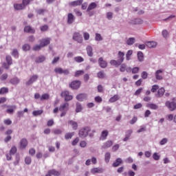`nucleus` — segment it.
I'll return each mask as SVG.
<instances>
[{"instance_id": "f257e3e1", "label": "nucleus", "mask_w": 176, "mask_h": 176, "mask_svg": "<svg viewBox=\"0 0 176 176\" xmlns=\"http://www.w3.org/2000/svg\"><path fill=\"white\" fill-rule=\"evenodd\" d=\"M89 133H90V128L85 126L80 129L78 135L80 138H86L89 135Z\"/></svg>"}, {"instance_id": "f03ea898", "label": "nucleus", "mask_w": 176, "mask_h": 176, "mask_svg": "<svg viewBox=\"0 0 176 176\" xmlns=\"http://www.w3.org/2000/svg\"><path fill=\"white\" fill-rule=\"evenodd\" d=\"M61 97H63L65 100V101H71L72 98H74V96L72 95L69 94V91H64L60 94Z\"/></svg>"}, {"instance_id": "7ed1b4c3", "label": "nucleus", "mask_w": 176, "mask_h": 176, "mask_svg": "<svg viewBox=\"0 0 176 176\" xmlns=\"http://www.w3.org/2000/svg\"><path fill=\"white\" fill-rule=\"evenodd\" d=\"M73 39L78 43H82L83 42V37L82 36V34L78 32H75L73 34Z\"/></svg>"}, {"instance_id": "20e7f679", "label": "nucleus", "mask_w": 176, "mask_h": 176, "mask_svg": "<svg viewBox=\"0 0 176 176\" xmlns=\"http://www.w3.org/2000/svg\"><path fill=\"white\" fill-rule=\"evenodd\" d=\"M38 75L34 74L32 76L30 79L25 82L26 86H31L32 83H34V82H36L38 80Z\"/></svg>"}, {"instance_id": "39448f33", "label": "nucleus", "mask_w": 176, "mask_h": 176, "mask_svg": "<svg viewBox=\"0 0 176 176\" xmlns=\"http://www.w3.org/2000/svg\"><path fill=\"white\" fill-rule=\"evenodd\" d=\"M165 105L167 107L169 111H175L176 109V103L175 102L166 101Z\"/></svg>"}, {"instance_id": "423d86ee", "label": "nucleus", "mask_w": 176, "mask_h": 176, "mask_svg": "<svg viewBox=\"0 0 176 176\" xmlns=\"http://www.w3.org/2000/svg\"><path fill=\"white\" fill-rule=\"evenodd\" d=\"M6 63H3V67L4 68H6V69H9L10 65H12V64H13L12 61V56H10V55H8L6 56Z\"/></svg>"}, {"instance_id": "0eeeda50", "label": "nucleus", "mask_w": 176, "mask_h": 176, "mask_svg": "<svg viewBox=\"0 0 176 176\" xmlns=\"http://www.w3.org/2000/svg\"><path fill=\"white\" fill-rule=\"evenodd\" d=\"M28 145V141L25 138H23L19 142V149H25Z\"/></svg>"}, {"instance_id": "6e6552de", "label": "nucleus", "mask_w": 176, "mask_h": 176, "mask_svg": "<svg viewBox=\"0 0 176 176\" xmlns=\"http://www.w3.org/2000/svg\"><path fill=\"white\" fill-rule=\"evenodd\" d=\"M39 43L41 45L42 47H45L50 43V38H42L39 40Z\"/></svg>"}, {"instance_id": "1a4fd4ad", "label": "nucleus", "mask_w": 176, "mask_h": 176, "mask_svg": "<svg viewBox=\"0 0 176 176\" xmlns=\"http://www.w3.org/2000/svg\"><path fill=\"white\" fill-rule=\"evenodd\" d=\"M98 65L100 68H107L108 63H107V60H104L102 57H100L98 58Z\"/></svg>"}, {"instance_id": "9d476101", "label": "nucleus", "mask_w": 176, "mask_h": 176, "mask_svg": "<svg viewBox=\"0 0 176 176\" xmlns=\"http://www.w3.org/2000/svg\"><path fill=\"white\" fill-rule=\"evenodd\" d=\"M69 87L73 89H79L80 87V82L79 80H74L71 82Z\"/></svg>"}, {"instance_id": "9b49d317", "label": "nucleus", "mask_w": 176, "mask_h": 176, "mask_svg": "<svg viewBox=\"0 0 176 176\" xmlns=\"http://www.w3.org/2000/svg\"><path fill=\"white\" fill-rule=\"evenodd\" d=\"M162 74H163V69H158L155 72V75L157 80H163V75H162Z\"/></svg>"}, {"instance_id": "f8f14e48", "label": "nucleus", "mask_w": 176, "mask_h": 176, "mask_svg": "<svg viewBox=\"0 0 176 176\" xmlns=\"http://www.w3.org/2000/svg\"><path fill=\"white\" fill-rule=\"evenodd\" d=\"M68 124H69V126H71V127L73 130H78V122H76V121H74L72 120H69Z\"/></svg>"}, {"instance_id": "ddd939ff", "label": "nucleus", "mask_w": 176, "mask_h": 176, "mask_svg": "<svg viewBox=\"0 0 176 176\" xmlns=\"http://www.w3.org/2000/svg\"><path fill=\"white\" fill-rule=\"evenodd\" d=\"M108 134H109V132L107 130H104L102 131L100 134V141H105L107 140V137H108Z\"/></svg>"}, {"instance_id": "4468645a", "label": "nucleus", "mask_w": 176, "mask_h": 176, "mask_svg": "<svg viewBox=\"0 0 176 176\" xmlns=\"http://www.w3.org/2000/svg\"><path fill=\"white\" fill-rule=\"evenodd\" d=\"M118 64H120V65L122 64V63H123V61H124V52H118Z\"/></svg>"}, {"instance_id": "2eb2a0df", "label": "nucleus", "mask_w": 176, "mask_h": 176, "mask_svg": "<svg viewBox=\"0 0 176 176\" xmlns=\"http://www.w3.org/2000/svg\"><path fill=\"white\" fill-rule=\"evenodd\" d=\"M112 145H113V142L112 140H108L102 144V149H107V148H111Z\"/></svg>"}, {"instance_id": "dca6fc26", "label": "nucleus", "mask_w": 176, "mask_h": 176, "mask_svg": "<svg viewBox=\"0 0 176 176\" xmlns=\"http://www.w3.org/2000/svg\"><path fill=\"white\" fill-rule=\"evenodd\" d=\"M75 21V16L72 13H69L67 14V24H72Z\"/></svg>"}, {"instance_id": "f3484780", "label": "nucleus", "mask_w": 176, "mask_h": 176, "mask_svg": "<svg viewBox=\"0 0 176 176\" xmlns=\"http://www.w3.org/2000/svg\"><path fill=\"white\" fill-rule=\"evenodd\" d=\"M45 60H46V56L43 55H40L36 58L35 63H36V64H40L41 63H43Z\"/></svg>"}, {"instance_id": "a211bd4d", "label": "nucleus", "mask_w": 176, "mask_h": 176, "mask_svg": "<svg viewBox=\"0 0 176 176\" xmlns=\"http://www.w3.org/2000/svg\"><path fill=\"white\" fill-rule=\"evenodd\" d=\"M91 173L92 174H101L102 173H104V169L102 168H94L91 170Z\"/></svg>"}, {"instance_id": "6ab92c4d", "label": "nucleus", "mask_w": 176, "mask_h": 176, "mask_svg": "<svg viewBox=\"0 0 176 176\" xmlns=\"http://www.w3.org/2000/svg\"><path fill=\"white\" fill-rule=\"evenodd\" d=\"M146 46H147V47H149L150 49H153V47L157 46V43L155 41H147L146 42Z\"/></svg>"}, {"instance_id": "aec40b11", "label": "nucleus", "mask_w": 176, "mask_h": 176, "mask_svg": "<svg viewBox=\"0 0 176 176\" xmlns=\"http://www.w3.org/2000/svg\"><path fill=\"white\" fill-rule=\"evenodd\" d=\"M10 83H11V85H13L14 86H16V85H19V83H20V79L17 77L12 78L10 80Z\"/></svg>"}, {"instance_id": "412c9836", "label": "nucleus", "mask_w": 176, "mask_h": 176, "mask_svg": "<svg viewBox=\"0 0 176 176\" xmlns=\"http://www.w3.org/2000/svg\"><path fill=\"white\" fill-rule=\"evenodd\" d=\"M68 107H69V104H68V102H65L60 106L59 111H68Z\"/></svg>"}, {"instance_id": "4be33fe9", "label": "nucleus", "mask_w": 176, "mask_h": 176, "mask_svg": "<svg viewBox=\"0 0 176 176\" xmlns=\"http://www.w3.org/2000/svg\"><path fill=\"white\" fill-rule=\"evenodd\" d=\"M86 98H87V94H80L76 96L78 101H83V100H86Z\"/></svg>"}, {"instance_id": "5701e85b", "label": "nucleus", "mask_w": 176, "mask_h": 176, "mask_svg": "<svg viewBox=\"0 0 176 176\" xmlns=\"http://www.w3.org/2000/svg\"><path fill=\"white\" fill-rule=\"evenodd\" d=\"M96 8H97V3L92 2L88 6L87 12H91V10H93V9H96Z\"/></svg>"}, {"instance_id": "b1692460", "label": "nucleus", "mask_w": 176, "mask_h": 176, "mask_svg": "<svg viewBox=\"0 0 176 176\" xmlns=\"http://www.w3.org/2000/svg\"><path fill=\"white\" fill-rule=\"evenodd\" d=\"M123 163L122 158H117L116 161L113 163V167H119Z\"/></svg>"}, {"instance_id": "393cba45", "label": "nucleus", "mask_w": 176, "mask_h": 176, "mask_svg": "<svg viewBox=\"0 0 176 176\" xmlns=\"http://www.w3.org/2000/svg\"><path fill=\"white\" fill-rule=\"evenodd\" d=\"M164 91H166V90L164 89V88L162 87L160 88L158 91L157 93L155 94V96L157 98H160V97H163L164 94Z\"/></svg>"}, {"instance_id": "a878e982", "label": "nucleus", "mask_w": 176, "mask_h": 176, "mask_svg": "<svg viewBox=\"0 0 176 176\" xmlns=\"http://www.w3.org/2000/svg\"><path fill=\"white\" fill-rule=\"evenodd\" d=\"M25 32H29L30 34H35V29L31 28V26L28 25L24 28Z\"/></svg>"}, {"instance_id": "bb28decb", "label": "nucleus", "mask_w": 176, "mask_h": 176, "mask_svg": "<svg viewBox=\"0 0 176 176\" xmlns=\"http://www.w3.org/2000/svg\"><path fill=\"white\" fill-rule=\"evenodd\" d=\"M137 57H138V61H140V63L144 62V53H142V52H141V51L138 52Z\"/></svg>"}, {"instance_id": "cd10ccee", "label": "nucleus", "mask_w": 176, "mask_h": 176, "mask_svg": "<svg viewBox=\"0 0 176 176\" xmlns=\"http://www.w3.org/2000/svg\"><path fill=\"white\" fill-rule=\"evenodd\" d=\"M24 5L23 3L19 4V3H15L14 4V8L15 10H23L24 9Z\"/></svg>"}, {"instance_id": "c85d7f7f", "label": "nucleus", "mask_w": 176, "mask_h": 176, "mask_svg": "<svg viewBox=\"0 0 176 176\" xmlns=\"http://www.w3.org/2000/svg\"><path fill=\"white\" fill-rule=\"evenodd\" d=\"M83 3V0H77L74 1H72L70 3V5L72 6H80V5H82Z\"/></svg>"}, {"instance_id": "c756f323", "label": "nucleus", "mask_w": 176, "mask_h": 176, "mask_svg": "<svg viewBox=\"0 0 176 176\" xmlns=\"http://www.w3.org/2000/svg\"><path fill=\"white\" fill-rule=\"evenodd\" d=\"M87 53L89 57H93V47L88 45L87 47Z\"/></svg>"}, {"instance_id": "7c9ffc66", "label": "nucleus", "mask_w": 176, "mask_h": 176, "mask_svg": "<svg viewBox=\"0 0 176 176\" xmlns=\"http://www.w3.org/2000/svg\"><path fill=\"white\" fill-rule=\"evenodd\" d=\"M7 108H8L6 110L7 113H13L14 112V109H16V105H12V106H7Z\"/></svg>"}, {"instance_id": "2f4dec72", "label": "nucleus", "mask_w": 176, "mask_h": 176, "mask_svg": "<svg viewBox=\"0 0 176 176\" xmlns=\"http://www.w3.org/2000/svg\"><path fill=\"white\" fill-rule=\"evenodd\" d=\"M118 100H120V96H119V95H114L109 99V102H116V101H118Z\"/></svg>"}, {"instance_id": "473e14b6", "label": "nucleus", "mask_w": 176, "mask_h": 176, "mask_svg": "<svg viewBox=\"0 0 176 176\" xmlns=\"http://www.w3.org/2000/svg\"><path fill=\"white\" fill-rule=\"evenodd\" d=\"M147 107L148 108H150V109H153V110L159 109V106H157V104L154 103H148L147 104Z\"/></svg>"}, {"instance_id": "72a5a7b5", "label": "nucleus", "mask_w": 176, "mask_h": 176, "mask_svg": "<svg viewBox=\"0 0 176 176\" xmlns=\"http://www.w3.org/2000/svg\"><path fill=\"white\" fill-rule=\"evenodd\" d=\"M134 43H135V38L134 37H131L126 41V44L129 46H131V45H134Z\"/></svg>"}, {"instance_id": "f704fd0d", "label": "nucleus", "mask_w": 176, "mask_h": 176, "mask_svg": "<svg viewBox=\"0 0 176 176\" xmlns=\"http://www.w3.org/2000/svg\"><path fill=\"white\" fill-rule=\"evenodd\" d=\"M82 110H83V107H82V104H80V103L79 102H77L76 107V112L77 113H79V112H82Z\"/></svg>"}, {"instance_id": "c9c22d12", "label": "nucleus", "mask_w": 176, "mask_h": 176, "mask_svg": "<svg viewBox=\"0 0 176 176\" xmlns=\"http://www.w3.org/2000/svg\"><path fill=\"white\" fill-rule=\"evenodd\" d=\"M48 174H50V175L59 176L60 172H58L54 169H52V170H48Z\"/></svg>"}, {"instance_id": "e433bc0d", "label": "nucleus", "mask_w": 176, "mask_h": 176, "mask_svg": "<svg viewBox=\"0 0 176 176\" xmlns=\"http://www.w3.org/2000/svg\"><path fill=\"white\" fill-rule=\"evenodd\" d=\"M74 135H75V132H69L65 135V138L66 140H71Z\"/></svg>"}, {"instance_id": "4c0bfd02", "label": "nucleus", "mask_w": 176, "mask_h": 176, "mask_svg": "<svg viewBox=\"0 0 176 176\" xmlns=\"http://www.w3.org/2000/svg\"><path fill=\"white\" fill-rule=\"evenodd\" d=\"M43 113V110H35L32 112L33 116H41Z\"/></svg>"}, {"instance_id": "58836bf2", "label": "nucleus", "mask_w": 176, "mask_h": 176, "mask_svg": "<svg viewBox=\"0 0 176 176\" xmlns=\"http://www.w3.org/2000/svg\"><path fill=\"white\" fill-rule=\"evenodd\" d=\"M11 54L14 57V58H19V51L17 49H13Z\"/></svg>"}, {"instance_id": "ea45409f", "label": "nucleus", "mask_w": 176, "mask_h": 176, "mask_svg": "<svg viewBox=\"0 0 176 176\" xmlns=\"http://www.w3.org/2000/svg\"><path fill=\"white\" fill-rule=\"evenodd\" d=\"M111 160V153L107 152L104 155V161L106 163H109V160Z\"/></svg>"}, {"instance_id": "a19ab883", "label": "nucleus", "mask_w": 176, "mask_h": 176, "mask_svg": "<svg viewBox=\"0 0 176 176\" xmlns=\"http://www.w3.org/2000/svg\"><path fill=\"white\" fill-rule=\"evenodd\" d=\"M74 61H76V63H83V61H85V59L82 57V56H76L74 57Z\"/></svg>"}, {"instance_id": "79ce46f5", "label": "nucleus", "mask_w": 176, "mask_h": 176, "mask_svg": "<svg viewBox=\"0 0 176 176\" xmlns=\"http://www.w3.org/2000/svg\"><path fill=\"white\" fill-rule=\"evenodd\" d=\"M106 17L107 20H111L112 19H113V12H107Z\"/></svg>"}, {"instance_id": "37998d69", "label": "nucleus", "mask_w": 176, "mask_h": 176, "mask_svg": "<svg viewBox=\"0 0 176 176\" xmlns=\"http://www.w3.org/2000/svg\"><path fill=\"white\" fill-rule=\"evenodd\" d=\"M83 74H85V71L83 70H78L76 72L75 74H74V76L75 78H78L82 75H83Z\"/></svg>"}, {"instance_id": "c03bdc74", "label": "nucleus", "mask_w": 176, "mask_h": 176, "mask_svg": "<svg viewBox=\"0 0 176 176\" xmlns=\"http://www.w3.org/2000/svg\"><path fill=\"white\" fill-rule=\"evenodd\" d=\"M95 41H96L97 42H100V41H102V36L100 34L96 33L95 36Z\"/></svg>"}, {"instance_id": "a18cd8bd", "label": "nucleus", "mask_w": 176, "mask_h": 176, "mask_svg": "<svg viewBox=\"0 0 176 176\" xmlns=\"http://www.w3.org/2000/svg\"><path fill=\"white\" fill-rule=\"evenodd\" d=\"M110 64L111 65H115V67H119V65H120V64H119L118 60H111L110 61Z\"/></svg>"}, {"instance_id": "49530a36", "label": "nucleus", "mask_w": 176, "mask_h": 176, "mask_svg": "<svg viewBox=\"0 0 176 176\" xmlns=\"http://www.w3.org/2000/svg\"><path fill=\"white\" fill-rule=\"evenodd\" d=\"M9 91V89L6 87H2L1 89H0V94H5L6 93H8Z\"/></svg>"}, {"instance_id": "de8ad7c7", "label": "nucleus", "mask_w": 176, "mask_h": 176, "mask_svg": "<svg viewBox=\"0 0 176 176\" xmlns=\"http://www.w3.org/2000/svg\"><path fill=\"white\" fill-rule=\"evenodd\" d=\"M83 37L85 41H89L90 39V34L85 32L83 33Z\"/></svg>"}, {"instance_id": "09e8293b", "label": "nucleus", "mask_w": 176, "mask_h": 176, "mask_svg": "<svg viewBox=\"0 0 176 176\" xmlns=\"http://www.w3.org/2000/svg\"><path fill=\"white\" fill-rule=\"evenodd\" d=\"M42 45H41V43L39 45H36L33 47V50H34L35 52H38V50H41Z\"/></svg>"}, {"instance_id": "8fccbe9b", "label": "nucleus", "mask_w": 176, "mask_h": 176, "mask_svg": "<svg viewBox=\"0 0 176 176\" xmlns=\"http://www.w3.org/2000/svg\"><path fill=\"white\" fill-rule=\"evenodd\" d=\"M162 34L163 38H164L165 39H167V38H168V31L166 30H163Z\"/></svg>"}, {"instance_id": "3c124183", "label": "nucleus", "mask_w": 176, "mask_h": 176, "mask_svg": "<svg viewBox=\"0 0 176 176\" xmlns=\"http://www.w3.org/2000/svg\"><path fill=\"white\" fill-rule=\"evenodd\" d=\"M49 94H44L41 97V101H43V100H49Z\"/></svg>"}, {"instance_id": "603ef678", "label": "nucleus", "mask_w": 176, "mask_h": 176, "mask_svg": "<svg viewBox=\"0 0 176 176\" xmlns=\"http://www.w3.org/2000/svg\"><path fill=\"white\" fill-rule=\"evenodd\" d=\"M16 152H17V148H16L15 146H13L10 151V155H14Z\"/></svg>"}, {"instance_id": "864d4df0", "label": "nucleus", "mask_w": 176, "mask_h": 176, "mask_svg": "<svg viewBox=\"0 0 176 176\" xmlns=\"http://www.w3.org/2000/svg\"><path fill=\"white\" fill-rule=\"evenodd\" d=\"M127 68V65L126 64H122L120 66V72H124Z\"/></svg>"}, {"instance_id": "5fc2aeb1", "label": "nucleus", "mask_w": 176, "mask_h": 176, "mask_svg": "<svg viewBox=\"0 0 176 176\" xmlns=\"http://www.w3.org/2000/svg\"><path fill=\"white\" fill-rule=\"evenodd\" d=\"M30 48L31 47L28 44H25L23 46V50H24V52H28V50H30Z\"/></svg>"}, {"instance_id": "6e6d98bb", "label": "nucleus", "mask_w": 176, "mask_h": 176, "mask_svg": "<svg viewBox=\"0 0 176 176\" xmlns=\"http://www.w3.org/2000/svg\"><path fill=\"white\" fill-rule=\"evenodd\" d=\"M54 72H56V74H63V69L60 67H56L54 69Z\"/></svg>"}, {"instance_id": "4d7b16f0", "label": "nucleus", "mask_w": 176, "mask_h": 176, "mask_svg": "<svg viewBox=\"0 0 176 176\" xmlns=\"http://www.w3.org/2000/svg\"><path fill=\"white\" fill-rule=\"evenodd\" d=\"M166 142H168V139L164 138L160 142V145H166Z\"/></svg>"}, {"instance_id": "13d9d810", "label": "nucleus", "mask_w": 176, "mask_h": 176, "mask_svg": "<svg viewBox=\"0 0 176 176\" xmlns=\"http://www.w3.org/2000/svg\"><path fill=\"white\" fill-rule=\"evenodd\" d=\"M98 78L102 79V78L105 77V73H104V72H99L98 73Z\"/></svg>"}, {"instance_id": "bf43d9fd", "label": "nucleus", "mask_w": 176, "mask_h": 176, "mask_svg": "<svg viewBox=\"0 0 176 176\" xmlns=\"http://www.w3.org/2000/svg\"><path fill=\"white\" fill-rule=\"evenodd\" d=\"M158 89H159V85H153L151 88L152 93L156 92V90H158Z\"/></svg>"}, {"instance_id": "052dcab7", "label": "nucleus", "mask_w": 176, "mask_h": 176, "mask_svg": "<svg viewBox=\"0 0 176 176\" xmlns=\"http://www.w3.org/2000/svg\"><path fill=\"white\" fill-rule=\"evenodd\" d=\"M140 72V67H135L132 68V74H138Z\"/></svg>"}, {"instance_id": "680f3d73", "label": "nucleus", "mask_w": 176, "mask_h": 176, "mask_svg": "<svg viewBox=\"0 0 176 176\" xmlns=\"http://www.w3.org/2000/svg\"><path fill=\"white\" fill-rule=\"evenodd\" d=\"M45 12H47V10H44V9L36 10L37 14H44V13H45Z\"/></svg>"}, {"instance_id": "e2e57ef3", "label": "nucleus", "mask_w": 176, "mask_h": 176, "mask_svg": "<svg viewBox=\"0 0 176 176\" xmlns=\"http://www.w3.org/2000/svg\"><path fill=\"white\" fill-rule=\"evenodd\" d=\"M153 158L154 159V160H160V155H157V153H154L153 155Z\"/></svg>"}, {"instance_id": "0e129e2a", "label": "nucleus", "mask_w": 176, "mask_h": 176, "mask_svg": "<svg viewBox=\"0 0 176 176\" xmlns=\"http://www.w3.org/2000/svg\"><path fill=\"white\" fill-rule=\"evenodd\" d=\"M142 79H146L148 78V73L146 72H142L141 74Z\"/></svg>"}, {"instance_id": "69168bd1", "label": "nucleus", "mask_w": 176, "mask_h": 176, "mask_svg": "<svg viewBox=\"0 0 176 176\" xmlns=\"http://www.w3.org/2000/svg\"><path fill=\"white\" fill-rule=\"evenodd\" d=\"M78 142H79V138H76L75 140H74L72 142V145L73 146H75L78 144Z\"/></svg>"}, {"instance_id": "338daca9", "label": "nucleus", "mask_w": 176, "mask_h": 176, "mask_svg": "<svg viewBox=\"0 0 176 176\" xmlns=\"http://www.w3.org/2000/svg\"><path fill=\"white\" fill-rule=\"evenodd\" d=\"M8 74H3L1 77L0 80H6L8 79Z\"/></svg>"}, {"instance_id": "774afa93", "label": "nucleus", "mask_w": 176, "mask_h": 176, "mask_svg": "<svg viewBox=\"0 0 176 176\" xmlns=\"http://www.w3.org/2000/svg\"><path fill=\"white\" fill-rule=\"evenodd\" d=\"M25 164H31V157H26L25 158Z\"/></svg>"}]
</instances>
